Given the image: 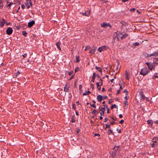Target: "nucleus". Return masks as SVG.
Masks as SVG:
<instances>
[{"instance_id": "nucleus-1", "label": "nucleus", "mask_w": 158, "mask_h": 158, "mask_svg": "<svg viewBox=\"0 0 158 158\" xmlns=\"http://www.w3.org/2000/svg\"><path fill=\"white\" fill-rule=\"evenodd\" d=\"M150 72L149 70L146 67H144L141 70L140 74L144 76Z\"/></svg>"}, {"instance_id": "nucleus-2", "label": "nucleus", "mask_w": 158, "mask_h": 158, "mask_svg": "<svg viewBox=\"0 0 158 158\" xmlns=\"http://www.w3.org/2000/svg\"><path fill=\"white\" fill-rule=\"evenodd\" d=\"M143 55L145 57H149L151 56H158V52H155L153 53L150 54H148L147 52H144L143 53Z\"/></svg>"}, {"instance_id": "nucleus-3", "label": "nucleus", "mask_w": 158, "mask_h": 158, "mask_svg": "<svg viewBox=\"0 0 158 158\" xmlns=\"http://www.w3.org/2000/svg\"><path fill=\"white\" fill-rule=\"evenodd\" d=\"M146 64L148 65L149 69L151 70L155 69V66L153 63L151 62H146Z\"/></svg>"}, {"instance_id": "nucleus-4", "label": "nucleus", "mask_w": 158, "mask_h": 158, "mask_svg": "<svg viewBox=\"0 0 158 158\" xmlns=\"http://www.w3.org/2000/svg\"><path fill=\"white\" fill-rule=\"evenodd\" d=\"M139 94L141 97V99L143 100H144L145 99L147 100L148 99V98L145 97L142 90H141L139 92Z\"/></svg>"}, {"instance_id": "nucleus-5", "label": "nucleus", "mask_w": 158, "mask_h": 158, "mask_svg": "<svg viewBox=\"0 0 158 158\" xmlns=\"http://www.w3.org/2000/svg\"><path fill=\"white\" fill-rule=\"evenodd\" d=\"M13 32V30L12 28L9 27L6 30V33L8 35H11Z\"/></svg>"}, {"instance_id": "nucleus-6", "label": "nucleus", "mask_w": 158, "mask_h": 158, "mask_svg": "<svg viewBox=\"0 0 158 158\" xmlns=\"http://www.w3.org/2000/svg\"><path fill=\"white\" fill-rule=\"evenodd\" d=\"M101 26L102 27L104 28H106L108 26L110 28L111 27V25L109 23H103L102 24H101Z\"/></svg>"}, {"instance_id": "nucleus-7", "label": "nucleus", "mask_w": 158, "mask_h": 158, "mask_svg": "<svg viewBox=\"0 0 158 158\" xmlns=\"http://www.w3.org/2000/svg\"><path fill=\"white\" fill-rule=\"evenodd\" d=\"M5 23V20L4 19L0 20V27H2Z\"/></svg>"}, {"instance_id": "nucleus-8", "label": "nucleus", "mask_w": 158, "mask_h": 158, "mask_svg": "<svg viewBox=\"0 0 158 158\" xmlns=\"http://www.w3.org/2000/svg\"><path fill=\"white\" fill-rule=\"evenodd\" d=\"M35 23V22L34 20H32V21L29 22L28 23V27H31Z\"/></svg>"}, {"instance_id": "nucleus-9", "label": "nucleus", "mask_w": 158, "mask_h": 158, "mask_svg": "<svg viewBox=\"0 0 158 158\" xmlns=\"http://www.w3.org/2000/svg\"><path fill=\"white\" fill-rule=\"evenodd\" d=\"M97 99L98 101L101 102L103 100L102 96L100 95H98L97 97Z\"/></svg>"}, {"instance_id": "nucleus-10", "label": "nucleus", "mask_w": 158, "mask_h": 158, "mask_svg": "<svg viewBox=\"0 0 158 158\" xmlns=\"http://www.w3.org/2000/svg\"><path fill=\"white\" fill-rule=\"evenodd\" d=\"M106 110L105 108H101V110H100V111H101V112H100V115L101 116L103 115L104 113V112Z\"/></svg>"}, {"instance_id": "nucleus-11", "label": "nucleus", "mask_w": 158, "mask_h": 158, "mask_svg": "<svg viewBox=\"0 0 158 158\" xmlns=\"http://www.w3.org/2000/svg\"><path fill=\"white\" fill-rule=\"evenodd\" d=\"M69 90V87L66 84L64 87V91L65 92H67Z\"/></svg>"}, {"instance_id": "nucleus-12", "label": "nucleus", "mask_w": 158, "mask_h": 158, "mask_svg": "<svg viewBox=\"0 0 158 158\" xmlns=\"http://www.w3.org/2000/svg\"><path fill=\"white\" fill-rule=\"evenodd\" d=\"M96 77V74L95 73H93V76L92 77L91 81L93 82H94V80Z\"/></svg>"}, {"instance_id": "nucleus-13", "label": "nucleus", "mask_w": 158, "mask_h": 158, "mask_svg": "<svg viewBox=\"0 0 158 158\" xmlns=\"http://www.w3.org/2000/svg\"><path fill=\"white\" fill-rule=\"evenodd\" d=\"M61 43L60 42H58L56 43V45L58 49H59L60 50H61L60 47Z\"/></svg>"}, {"instance_id": "nucleus-14", "label": "nucleus", "mask_w": 158, "mask_h": 158, "mask_svg": "<svg viewBox=\"0 0 158 158\" xmlns=\"http://www.w3.org/2000/svg\"><path fill=\"white\" fill-rule=\"evenodd\" d=\"M81 14L82 15L84 16H89L90 15V11H89L87 14H86V12L85 13H81Z\"/></svg>"}, {"instance_id": "nucleus-15", "label": "nucleus", "mask_w": 158, "mask_h": 158, "mask_svg": "<svg viewBox=\"0 0 158 158\" xmlns=\"http://www.w3.org/2000/svg\"><path fill=\"white\" fill-rule=\"evenodd\" d=\"M128 36V34H125L123 35L121 37V40L127 37Z\"/></svg>"}, {"instance_id": "nucleus-16", "label": "nucleus", "mask_w": 158, "mask_h": 158, "mask_svg": "<svg viewBox=\"0 0 158 158\" xmlns=\"http://www.w3.org/2000/svg\"><path fill=\"white\" fill-rule=\"evenodd\" d=\"M95 68L97 70L99 71L100 72H102V69L99 67H98L97 66H96L95 67Z\"/></svg>"}, {"instance_id": "nucleus-17", "label": "nucleus", "mask_w": 158, "mask_h": 158, "mask_svg": "<svg viewBox=\"0 0 158 158\" xmlns=\"http://www.w3.org/2000/svg\"><path fill=\"white\" fill-rule=\"evenodd\" d=\"M153 63L158 64V58L154 59L153 60Z\"/></svg>"}, {"instance_id": "nucleus-18", "label": "nucleus", "mask_w": 158, "mask_h": 158, "mask_svg": "<svg viewBox=\"0 0 158 158\" xmlns=\"http://www.w3.org/2000/svg\"><path fill=\"white\" fill-rule=\"evenodd\" d=\"M105 46H102L101 47L99 48L98 49V51L100 52H101L102 51L103 48H104Z\"/></svg>"}, {"instance_id": "nucleus-19", "label": "nucleus", "mask_w": 158, "mask_h": 158, "mask_svg": "<svg viewBox=\"0 0 158 158\" xmlns=\"http://www.w3.org/2000/svg\"><path fill=\"white\" fill-rule=\"evenodd\" d=\"M130 75L128 74L127 72H126V78L127 80H129Z\"/></svg>"}, {"instance_id": "nucleus-20", "label": "nucleus", "mask_w": 158, "mask_h": 158, "mask_svg": "<svg viewBox=\"0 0 158 158\" xmlns=\"http://www.w3.org/2000/svg\"><path fill=\"white\" fill-rule=\"evenodd\" d=\"M98 112H97V111L96 109H94L92 112H91L92 114H96Z\"/></svg>"}, {"instance_id": "nucleus-21", "label": "nucleus", "mask_w": 158, "mask_h": 158, "mask_svg": "<svg viewBox=\"0 0 158 158\" xmlns=\"http://www.w3.org/2000/svg\"><path fill=\"white\" fill-rule=\"evenodd\" d=\"M22 34L23 35L26 37L27 36V33L26 31H22Z\"/></svg>"}, {"instance_id": "nucleus-22", "label": "nucleus", "mask_w": 158, "mask_h": 158, "mask_svg": "<svg viewBox=\"0 0 158 158\" xmlns=\"http://www.w3.org/2000/svg\"><path fill=\"white\" fill-rule=\"evenodd\" d=\"M147 122L148 124H152L153 123L152 120L151 119L148 120L147 121Z\"/></svg>"}, {"instance_id": "nucleus-23", "label": "nucleus", "mask_w": 158, "mask_h": 158, "mask_svg": "<svg viewBox=\"0 0 158 158\" xmlns=\"http://www.w3.org/2000/svg\"><path fill=\"white\" fill-rule=\"evenodd\" d=\"M111 109H112L114 108H117V106H116L115 104H114L113 105L111 106Z\"/></svg>"}, {"instance_id": "nucleus-24", "label": "nucleus", "mask_w": 158, "mask_h": 158, "mask_svg": "<svg viewBox=\"0 0 158 158\" xmlns=\"http://www.w3.org/2000/svg\"><path fill=\"white\" fill-rule=\"evenodd\" d=\"M95 52V49H92V50H90L89 51V53H91L92 54H94Z\"/></svg>"}, {"instance_id": "nucleus-25", "label": "nucleus", "mask_w": 158, "mask_h": 158, "mask_svg": "<svg viewBox=\"0 0 158 158\" xmlns=\"http://www.w3.org/2000/svg\"><path fill=\"white\" fill-rule=\"evenodd\" d=\"M112 120H113V122H111L110 123V124L112 125H114V123H115V122H114V121H115V119L114 118H112Z\"/></svg>"}, {"instance_id": "nucleus-26", "label": "nucleus", "mask_w": 158, "mask_h": 158, "mask_svg": "<svg viewBox=\"0 0 158 158\" xmlns=\"http://www.w3.org/2000/svg\"><path fill=\"white\" fill-rule=\"evenodd\" d=\"M120 146H115L113 148V150L115 151H116L118 150V148L120 147Z\"/></svg>"}, {"instance_id": "nucleus-27", "label": "nucleus", "mask_w": 158, "mask_h": 158, "mask_svg": "<svg viewBox=\"0 0 158 158\" xmlns=\"http://www.w3.org/2000/svg\"><path fill=\"white\" fill-rule=\"evenodd\" d=\"M108 134H112L113 135H114L112 131L110 129H109L108 130Z\"/></svg>"}, {"instance_id": "nucleus-28", "label": "nucleus", "mask_w": 158, "mask_h": 158, "mask_svg": "<svg viewBox=\"0 0 158 158\" xmlns=\"http://www.w3.org/2000/svg\"><path fill=\"white\" fill-rule=\"evenodd\" d=\"M107 128H110V125H108L107 124H106L105 129L106 130V129Z\"/></svg>"}, {"instance_id": "nucleus-29", "label": "nucleus", "mask_w": 158, "mask_h": 158, "mask_svg": "<svg viewBox=\"0 0 158 158\" xmlns=\"http://www.w3.org/2000/svg\"><path fill=\"white\" fill-rule=\"evenodd\" d=\"M139 44V43L138 42H135V43H133V45L134 46H138Z\"/></svg>"}, {"instance_id": "nucleus-30", "label": "nucleus", "mask_w": 158, "mask_h": 158, "mask_svg": "<svg viewBox=\"0 0 158 158\" xmlns=\"http://www.w3.org/2000/svg\"><path fill=\"white\" fill-rule=\"evenodd\" d=\"M120 23L122 24V26H125L126 24V23L123 21L120 22Z\"/></svg>"}, {"instance_id": "nucleus-31", "label": "nucleus", "mask_w": 158, "mask_h": 158, "mask_svg": "<svg viewBox=\"0 0 158 158\" xmlns=\"http://www.w3.org/2000/svg\"><path fill=\"white\" fill-rule=\"evenodd\" d=\"M79 57L78 56H76V62H78L79 61Z\"/></svg>"}, {"instance_id": "nucleus-32", "label": "nucleus", "mask_w": 158, "mask_h": 158, "mask_svg": "<svg viewBox=\"0 0 158 158\" xmlns=\"http://www.w3.org/2000/svg\"><path fill=\"white\" fill-rule=\"evenodd\" d=\"M93 136L94 137L96 136L99 137L100 136V135L99 134H94V135Z\"/></svg>"}, {"instance_id": "nucleus-33", "label": "nucleus", "mask_w": 158, "mask_h": 158, "mask_svg": "<svg viewBox=\"0 0 158 158\" xmlns=\"http://www.w3.org/2000/svg\"><path fill=\"white\" fill-rule=\"evenodd\" d=\"M128 102L127 101V100H125L124 102V104L126 105H127V106H128V104H127Z\"/></svg>"}, {"instance_id": "nucleus-34", "label": "nucleus", "mask_w": 158, "mask_h": 158, "mask_svg": "<svg viewBox=\"0 0 158 158\" xmlns=\"http://www.w3.org/2000/svg\"><path fill=\"white\" fill-rule=\"evenodd\" d=\"M90 106L94 107V108H95L96 107V105L94 104H90Z\"/></svg>"}, {"instance_id": "nucleus-35", "label": "nucleus", "mask_w": 158, "mask_h": 158, "mask_svg": "<svg viewBox=\"0 0 158 158\" xmlns=\"http://www.w3.org/2000/svg\"><path fill=\"white\" fill-rule=\"evenodd\" d=\"M135 10V8H132L131 9H130V10L131 12L134 11Z\"/></svg>"}, {"instance_id": "nucleus-36", "label": "nucleus", "mask_w": 158, "mask_h": 158, "mask_svg": "<svg viewBox=\"0 0 158 158\" xmlns=\"http://www.w3.org/2000/svg\"><path fill=\"white\" fill-rule=\"evenodd\" d=\"M123 92L124 93H126V95L128 94V92H127V90L126 89H124V90H123Z\"/></svg>"}, {"instance_id": "nucleus-37", "label": "nucleus", "mask_w": 158, "mask_h": 158, "mask_svg": "<svg viewBox=\"0 0 158 158\" xmlns=\"http://www.w3.org/2000/svg\"><path fill=\"white\" fill-rule=\"evenodd\" d=\"M154 77H156V78H158V73H156L155 74L154 76Z\"/></svg>"}, {"instance_id": "nucleus-38", "label": "nucleus", "mask_w": 158, "mask_h": 158, "mask_svg": "<svg viewBox=\"0 0 158 158\" xmlns=\"http://www.w3.org/2000/svg\"><path fill=\"white\" fill-rule=\"evenodd\" d=\"M3 6V4L2 3L0 2V8H2Z\"/></svg>"}, {"instance_id": "nucleus-39", "label": "nucleus", "mask_w": 158, "mask_h": 158, "mask_svg": "<svg viewBox=\"0 0 158 158\" xmlns=\"http://www.w3.org/2000/svg\"><path fill=\"white\" fill-rule=\"evenodd\" d=\"M151 145L152 147H155V143H151Z\"/></svg>"}, {"instance_id": "nucleus-40", "label": "nucleus", "mask_w": 158, "mask_h": 158, "mask_svg": "<svg viewBox=\"0 0 158 158\" xmlns=\"http://www.w3.org/2000/svg\"><path fill=\"white\" fill-rule=\"evenodd\" d=\"M117 63H118V65L116 67V70H117L118 69V67L119 64H120V63H119V61H118Z\"/></svg>"}, {"instance_id": "nucleus-41", "label": "nucleus", "mask_w": 158, "mask_h": 158, "mask_svg": "<svg viewBox=\"0 0 158 158\" xmlns=\"http://www.w3.org/2000/svg\"><path fill=\"white\" fill-rule=\"evenodd\" d=\"M90 48V47L89 46H87L85 49V50H88V49H89Z\"/></svg>"}, {"instance_id": "nucleus-42", "label": "nucleus", "mask_w": 158, "mask_h": 158, "mask_svg": "<svg viewBox=\"0 0 158 158\" xmlns=\"http://www.w3.org/2000/svg\"><path fill=\"white\" fill-rule=\"evenodd\" d=\"M83 96H85V95H88V93H87V92L86 91L85 92H84V93H83Z\"/></svg>"}, {"instance_id": "nucleus-43", "label": "nucleus", "mask_w": 158, "mask_h": 158, "mask_svg": "<svg viewBox=\"0 0 158 158\" xmlns=\"http://www.w3.org/2000/svg\"><path fill=\"white\" fill-rule=\"evenodd\" d=\"M72 108L74 110H75L76 109V107L74 104H73Z\"/></svg>"}, {"instance_id": "nucleus-44", "label": "nucleus", "mask_w": 158, "mask_h": 158, "mask_svg": "<svg viewBox=\"0 0 158 158\" xmlns=\"http://www.w3.org/2000/svg\"><path fill=\"white\" fill-rule=\"evenodd\" d=\"M79 68L78 67H77L75 69V72H77L79 70Z\"/></svg>"}, {"instance_id": "nucleus-45", "label": "nucleus", "mask_w": 158, "mask_h": 158, "mask_svg": "<svg viewBox=\"0 0 158 158\" xmlns=\"http://www.w3.org/2000/svg\"><path fill=\"white\" fill-rule=\"evenodd\" d=\"M155 145L156 147H157L158 146V141L156 142L155 143Z\"/></svg>"}, {"instance_id": "nucleus-46", "label": "nucleus", "mask_w": 158, "mask_h": 158, "mask_svg": "<svg viewBox=\"0 0 158 158\" xmlns=\"http://www.w3.org/2000/svg\"><path fill=\"white\" fill-rule=\"evenodd\" d=\"M124 122V120L123 119H122L120 121H119V123L120 124H122Z\"/></svg>"}, {"instance_id": "nucleus-47", "label": "nucleus", "mask_w": 158, "mask_h": 158, "mask_svg": "<svg viewBox=\"0 0 158 158\" xmlns=\"http://www.w3.org/2000/svg\"><path fill=\"white\" fill-rule=\"evenodd\" d=\"M20 73V72H19V71H17V73H16V76H18L19 75Z\"/></svg>"}, {"instance_id": "nucleus-48", "label": "nucleus", "mask_w": 158, "mask_h": 158, "mask_svg": "<svg viewBox=\"0 0 158 158\" xmlns=\"http://www.w3.org/2000/svg\"><path fill=\"white\" fill-rule=\"evenodd\" d=\"M99 83L98 82H97L96 83V85H97V88H98L100 86V85H99Z\"/></svg>"}, {"instance_id": "nucleus-49", "label": "nucleus", "mask_w": 158, "mask_h": 158, "mask_svg": "<svg viewBox=\"0 0 158 158\" xmlns=\"http://www.w3.org/2000/svg\"><path fill=\"white\" fill-rule=\"evenodd\" d=\"M12 4V2H10L8 5H7V6H10Z\"/></svg>"}, {"instance_id": "nucleus-50", "label": "nucleus", "mask_w": 158, "mask_h": 158, "mask_svg": "<svg viewBox=\"0 0 158 158\" xmlns=\"http://www.w3.org/2000/svg\"><path fill=\"white\" fill-rule=\"evenodd\" d=\"M116 130L118 131L119 133H121V130L120 129H118V128H117Z\"/></svg>"}, {"instance_id": "nucleus-51", "label": "nucleus", "mask_w": 158, "mask_h": 158, "mask_svg": "<svg viewBox=\"0 0 158 158\" xmlns=\"http://www.w3.org/2000/svg\"><path fill=\"white\" fill-rule=\"evenodd\" d=\"M82 88V86L81 85H80L79 86V89L80 90H81Z\"/></svg>"}, {"instance_id": "nucleus-52", "label": "nucleus", "mask_w": 158, "mask_h": 158, "mask_svg": "<svg viewBox=\"0 0 158 158\" xmlns=\"http://www.w3.org/2000/svg\"><path fill=\"white\" fill-rule=\"evenodd\" d=\"M80 131V130L79 129H77L76 130V132L77 134Z\"/></svg>"}, {"instance_id": "nucleus-53", "label": "nucleus", "mask_w": 158, "mask_h": 158, "mask_svg": "<svg viewBox=\"0 0 158 158\" xmlns=\"http://www.w3.org/2000/svg\"><path fill=\"white\" fill-rule=\"evenodd\" d=\"M107 98V96H102V99H103H103H106V98Z\"/></svg>"}, {"instance_id": "nucleus-54", "label": "nucleus", "mask_w": 158, "mask_h": 158, "mask_svg": "<svg viewBox=\"0 0 158 158\" xmlns=\"http://www.w3.org/2000/svg\"><path fill=\"white\" fill-rule=\"evenodd\" d=\"M119 85L120 86V89H123V87L119 83Z\"/></svg>"}, {"instance_id": "nucleus-55", "label": "nucleus", "mask_w": 158, "mask_h": 158, "mask_svg": "<svg viewBox=\"0 0 158 158\" xmlns=\"http://www.w3.org/2000/svg\"><path fill=\"white\" fill-rule=\"evenodd\" d=\"M112 101L111 100H109L108 103L109 104H111V103L112 102Z\"/></svg>"}, {"instance_id": "nucleus-56", "label": "nucleus", "mask_w": 158, "mask_h": 158, "mask_svg": "<svg viewBox=\"0 0 158 158\" xmlns=\"http://www.w3.org/2000/svg\"><path fill=\"white\" fill-rule=\"evenodd\" d=\"M120 90H118L117 91V93L116 94V95H118V94L120 93Z\"/></svg>"}, {"instance_id": "nucleus-57", "label": "nucleus", "mask_w": 158, "mask_h": 158, "mask_svg": "<svg viewBox=\"0 0 158 158\" xmlns=\"http://www.w3.org/2000/svg\"><path fill=\"white\" fill-rule=\"evenodd\" d=\"M125 99L127 100L129 98V97H128L127 96H126L124 97Z\"/></svg>"}, {"instance_id": "nucleus-58", "label": "nucleus", "mask_w": 158, "mask_h": 158, "mask_svg": "<svg viewBox=\"0 0 158 158\" xmlns=\"http://www.w3.org/2000/svg\"><path fill=\"white\" fill-rule=\"evenodd\" d=\"M27 54H23V58H24L26 56H27Z\"/></svg>"}, {"instance_id": "nucleus-59", "label": "nucleus", "mask_w": 158, "mask_h": 158, "mask_svg": "<svg viewBox=\"0 0 158 158\" xmlns=\"http://www.w3.org/2000/svg\"><path fill=\"white\" fill-rule=\"evenodd\" d=\"M21 7H22V8L23 9H24V8H25V6H24V5L23 4V5H22V6H21Z\"/></svg>"}, {"instance_id": "nucleus-60", "label": "nucleus", "mask_w": 158, "mask_h": 158, "mask_svg": "<svg viewBox=\"0 0 158 158\" xmlns=\"http://www.w3.org/2000/svg\"><path fill=\"white\" fill-rule=\"evenodd\" d=\"M72 73H73V72H70L68 74L69 75H71L72 74Z\"/></svg>"}, {"instance_id": "nucleus-61", "label": "nucleus", "mask_w": 158, "mask_h": 158, "mask_svg": "<svg viewBox=\"0 0 158 158\" xmlns=\"http://www.w3.org/2000/svg\"><path fill=\"white\" fill-rule=\"evenodd\" d=\"M155 138H154V139H153V143H156V142H157V141H156V140H155Z\"/></svg>"}, {"instance_id": "nucleus-62", "label": "nucleus", "mask_w": 158, "mask_h": 158, "mask_svg": "<svg viewBox=\"0 0 158 158\" xmlns=\"http://www.w3.org/2000/svg\"><path fill=\"white\" fill-rule=\"evenodd\" d=\"M108 120V119L107 118H105V120H104V122H106Z\"/></svg>"}, {"instance_id": "nucleus-63", "label": "nucleus", "mask_w": 158, "mask_h": 158, "mask_svg": "<svg viewBox=\"0 0 158 158\" xmlns=\"http://www.w3.org/2000/svg\"><path fill=\"white\" fill-rule=\"evenodd\" d=\"M119 117L120 118H121L123 117V116L121 114H119Z\"/></svg>"}, {"instance_id": "nucleus-64", "label": "nucleus", "mask_w": 158, "mask_h": 158, "mask_svg": "<svg viewBox=\"0 0 158 158\" xmlns=\"http://www.w3.org/2000/svg\"><path fill=\"white\" fill-rule=\"evenodd\" d=\"M29 2H28V1H27V2H25V4L26 5H27L28 4Z\"/></svg>"}]
</instances>
